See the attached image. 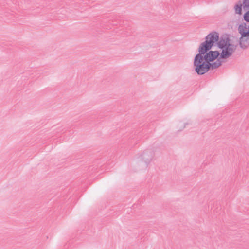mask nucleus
Wrapping results in <instances>:
<instances>
[{
	"instance_id": "f257e3e1",
	"label": "nucleus",
	"mask_w": 249,
	"mask_h": 249,
	"mask_svg": "<svg viewBox=\"0 0 249 249\" xmlns=\"http://www.w3.org/2000/svg\"><path fill=\"white\" fill-rule=\"evenodd\" d=\"M218 38V33L213 31L205 37V41L200 44L199 53L194 60L195 71L198 75H203L209 70L216 69L222 65L219 52L211 50Z\"/></svg>"
},
{
	"instance_id": "f03ea898",
	"label": "nucleus",
	"mask_w": 249,
	"mask_h": 249,
	"mask_svg": "<svg viewBox=\"0 0 249 249\" xmlns=\"http://www.w3.org/2000/svg\"><path fill=\"white\" fill-rule=\"evenodd\" d=\"M216 45L219 48L222 50L220 58L227 59L231 56L235 50L234 45L230 43V39L227 35H222L215 41L214 45Z\"/></svg>"
},
{
	"instance_id": "7ed1b4c3",
	"label": "nucleus",
	"mask_w": 249,
	"mask_h": 249,
	"mask_svg": "<svg viewBox=\"0 0 249 249\" xmlns=\"http://www.w3.org/2000/svg\"><path fill=\"white\" fill-rule=\"evenodd\" d=\"M153 156V152L150 150L144 151L141 155L142 160L145 163L146 165L148 164L151 162Z\"/></svg>"
},
{
	"instance_id": "20e7f679",
	"label": "nucleus",
	"mask_w": 249,
	"mask_h": 249,
	"mask_svg": "<svg viewBox=\"0 0 249 249\" xmlns=\"http://www.w3.org/2000/svg\"><path fill=\"white\" fill-rule=\"evenodd\" d=\"M238 31L241 35V38H243V37H248L249 42V29H248L245 23L241 24L239 26Z\"/></svg>"
},
{
	"instance_id": "39448f33",
	"label": "nucleus",
	"mask_w": 249,
	"mask_h": 249,
	"mask_svg": "<svg viewBox=\"0 0 249 249\" xmlns=\"http://www.w3.org/2000/svg\"><path fill=\"white\" fill-rule=\"evenodd\" d=\"M239 45L242 49H246L247 47L249 46V38L243 37V38H241V36L240 38Z\"/></svg>"
},
{
	"instance_id": "423d86ee",
	"label": "nucleus",
	"mask_w": 249,
	"mask_h": 249,
	"mask_svg": "<svg viewBox=\"0 0 249 249\" xmlns=\"http://www.w3.org/2000/svg\"><path fill=\"white\" fill-rule=\"evenodd\" d=\"M242 8H243V2L239 0L234 6L235 13L240 15H242Z\"/></svg>"
},
{
	"instance_id": "0eeeda50",
	"label": "nucleus",
	"mask_w": 249,
	"mask_h": 249,
	"mask_svg": "<svg viewBox=\"0 0 249 249\" xmlns=\"http://www.w3.org/2000/svg\"><path fill=\"white\" fill-rule=\"evenodd\" d=\"M245 11L246 12L243 15V19L247 22H249V9Z\"/></svg>"
},
{
	"instance_id": "6e6552de",
	"label": "nucleus",
	"mask_w": 249,
	"mask_h": 249,
	"mask_svg": "<svg viewBox=\"0 0 249 249\" xmlns=\"http://www.w3.org/2000/svg\"><path fill=\"white\" fill-rule=\"evenodd\" d=\"M248 3H246L245 2V0H243V10H247L249 9V6H246V4H248Z\"/></svg>"
},
{
	"instance_id": "1a4fd4ad",
	"label": "nucleus",
	"mask_w": 249,
	"mask_h": 249,
	"mask_svg": "<svg viewBox=\"0 0 249 249\" xmlns=\"http://www.w3.org/2000/svg\"><path fill=\"white\" fill-rule=\"evenodd\" d=\"M246 3H248V4H246V6H249V0H245Z\"/></svg>"
}]
</instances>
